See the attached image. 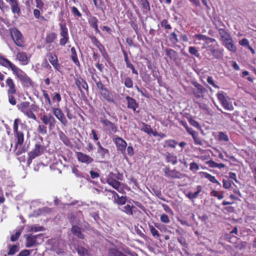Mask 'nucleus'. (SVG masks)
Segmentation results:
<instances>
[{
    "label": "nucleus",
    "instance_id": "09e8293b",
    "mask_svg": "<svg viewBox=\"0 0 256 256\" xmlns=\"http://www.w3.org/2000/svg\"><path fill=\"white\" fill-rule=\"evenodd\" d=\"M37 130L40 134L43 136L46 135L48 134V128L46 125H44V124H39Z\"/></svg>",
    "mask_w": 256,
    "mask_h": 256
},
{
    "label": "nucleus",
    "instance_id": "e2e57ef3",
    "mask_svg": "<svg viewBox=\"0 0 256 256\" xmlns=\"http://www.w3.org/2000/svg\"><path fill=\"white\" fill-rule=\"evenodd\" d=\"M190 170L194 173H196L200 168L198 164L194 162L190 163Z\"/></svg>",
    "mask_w": 256,
    "mask_h": 256
},
{
    "label": "nucleus",
    "instance_id": "9b49d317",
    "mask_svg": "<svg viewBox=\"0 0 256 256\" xmlns=\"http://www.w3.org/2000/svg\"><path fill=\"white\" fill-rule=\"evenodd\" d=\"M226 94L222 91L218 92L216 94L218 100L222 107L226 110H232L234 106L231 102L228 100V97L226 96Z\"/></svg>",
    "mask_w": 256,
    "mask_h": 256
},
{
    "label": "nucleus",
    "instance_id": "0e129e2a",
    "mask_svg": "<svg viewBox=\"0 0 256 256\" xmlns=\"http://www.w3.org/2000/svg\"><path fill=\"white\" fill-rule=\"evenodd\" d=\"M160 220L164 224H168L170 222V218L166 214H163L160 216Z\"/></svg>",
    "mask_w": 256,
    "mask_h": 256
},
{
    "label": "nucleus",
    "instance_id": "4d7b16f0",
    "mask_svg": "<svg viewBox=\"0 0 256 256\" xmlns=\"http://www.w3.org/2000/svg\"><path fill=\"white\" fill-rule=\"evenodd\" d=\"M218 140L220 141H224L228 142L229 141L228 136L224 132H219L218 134Z\"/></svg>",
    "mask_w": 256,
    "mask_h": 256
},
{
    "label": "nucleus",
    "instance_id": "6ab92c4d",
    "mask_svg": "<svg viewBox=\"0 0 256 256\" xmlns=\"http://www.w3.org/2000/svg\"><path fill=\"white\" fill-rule=\"evenodd\" d=\"M74 83L82 94L83 93V90L88 92V86L86 82L82 77L79 76L76 78Z\"/></svg>",
    "mask_w": 256,
    "mask_h": 256
},
{
    "label": "nucleus",
    "instance_id": "69168bd1",
    "mask_svg": "<svg viewBox=\"0 0 256 256\" xmlns=\"http://www.w3.org/2000/svg\"><path fill=\"white\" fill-rule=\"evenodd\" d=\"M36 8L44 9V0H34Z\"/></svg>",
    "mask_w": 256,
    "mask_h": 256
},
{
    "label": "nucleus",
    "instance_id": "7ed1b4c3",
    "mask_svg": "<svg viewBox=\"0 0 256 256\" xmlns=\"http://www.w3.org/2000/svg\"><path fill=\"white\" fill-rule=\"evenodd\" d=\"M18 109L22 112L28 118L36 120V116L33 112L32 110L36 111L38 106L35 104H32L30 105L29 102H22L18 106Z\"/></svg>",
    "mask_w": 256,
    "mask_h": 256
},
{
    "label": "nucleus",
    "instance_id": "6e6d98bb",
    "mask_svg": "<svg viewBox=\"0 0 256 256\" xmlns=\"http://www.w3.org/2000/svg\"><path fill=\"white\" fill-rule=\"evenodd\" d=\"M18 246L17 245L14 244L12 246H10L8 255L12 256L16 252H18Z\"/></svg>",
    "mask_w": 256,
    "mask_h": 256
},
{
    "label": "nucleus",
    "instance_id": "bf43d9fd",
    "mask_svg": "<svg viewBox=\"0 0 256 256\" xmlns=\"http://www.w3.org/2000/svg\"><path fill=\"white\" fill-rule=\"evenodd\" d=\"M126 200L127 198L126 196H121L118 199L116 198V200H114V203L118 205H124L126 203Z\"/></svg>",
    "mask_w": 256,
    "mask_h": 256
},
{
    "label": "nucleus",
    "instance_id": "5fc2aeb1",
    "mask_svg": "<svg viewBox=\"0 0 256 256\" xmlns=\"http://www.w3.org/2000/svg\"><path fill=\"white\" fill-rule=\"evenodd\" d=\"M188 52L194 56L196 58H198L200 57V54L198 52V49L195 46H190L188 48Z\"/></svg>",
    "mask_w": 256,
    "mask_h": 256
},
{
    "label": "nucleus",
    "instance_id": "1a4fd4ad",
    "mask_svg": "<svg viewBox=\"0 0 256 256\" xmlns=\"http://www.w3.org/2000/svg\"><path fill=\"white\" fill-rule=\"evenodd\" d=\"M59 26L60 27V45L64 46L69 42L68 29L65 22L59 24Z\"/></svg>",
    "mask_w": 256,
    "mask_h": 256
},
{
    "label": "nucleus",
    "instance_id": "2f4dec72",
    "mask_svg": "<svg viewBox=\"0 0 256 256\" xmlns=\"http://www.w3.org/2000/svg\"><path fill=\"white\" fill-rule=\"evenodd\" d=\"M194 38H197L198 40H203L205 42L204 44V46H206L207 44H208L210 42H216V40L212 38H210L206 35L202 34H196L194 35Z\"/></svg>",
    "mask_w": 256,
    "mask_h": 256
},
{
    "label": "nucleus",
    "instance_id": "c9c22d12",
    "mask_svg": "<svg viewBox=\"0 0 256 256\" xmlns=\"http://www.w3.org/2000/svg\"><path fill=\"white\" fill-rule=\"evenodd\" d=\"M16 59L18 60L22 64H28V56L25 52H18L16 55Z\"/></svg>",
    "mask_w": 256,
    "mask_h": 256
},
{
    "label": "nucleus",
    "instance_id": "c03bdc74",
    "mask_svg": "<svg viewBox=\"0 0 256 256\" xmlns=\"http://www.w3.org/2000/svg\"><path fill=\"white\" fill-rule=\"evenodd\" d=\"M122 82L124 84L125 86L128 88H131L133 87L134 83L132 80L129 76H125L122 80Z\"/></svg>",
    "mask_w": 256,
    "mask_h": 256
},
{
    "label": "nucleus",
    "instance_id": "a19ab883",
    "mask_svg": "<svg viewBox=\"0 0 256 256\" xmlns=\"http://www.w3.org/2000/svg\"><path fill=\"white\" fill-rule=\"evenodd\" d=\"M134 208L135 206L132 205L130 206V204H126L123 206L121 210L127 215L132 216L134 214L133 209Z\"/></svg>",
    "mask_w": 256,
    "mask_h": 256
},
{
    "label": "nucleus",
    "instance_id": "393cba45",
    "mask_svg": "<svg viewBox=\"0 0 256 256\" xmlns=\"http://www.w3.org/2000/svg\"><path fill=\"white\" fill-rule=\"evenodd\" d=\"M100 92L103 98L106 100L108 102L113 104L116 103L112 94L108 90V88H106L104 90L100 91Z\"/></svg>",
    "mask_w": 256,
    "mask_h": 256
},
{
    "label": "nucleus",
    "instance_id": "dca6fc26",
    "mask_svg": "<svg viewBox=\"0 0 256 256\" xmlns=\"http://www.w3.org/2000/svg\"><path fill=\"white\" fill-rule=\"evenodd\" d=\"M57 38V34L55 32H48L46 34L44 44L46 46V50L48 51L52 50L54 48V46H51L52 43L54 42Z\"/></svg>",
    "mask_w": 256,
    "mask_h": 256
},
{
    "label": "nucleus",
    "instance_id": "338daca9",
    "mask_svg": "<svg viewBox=\"0 0 256 256\" xmlns=\"http://www.w3.org/2000/svg\"><path fill=\"white\" fill-rule=\"evenodd\" d=\"M223 187L226 189L230 188L232 184V182L229 180L224 179L222 180Z\"/></svg>",
    "mask_w": 256,
    "mask_h": 256
},
{
    "label": "nucleus",
    "instance_id": "0eeeda50",
    "mask_svg": "<svg viewBox=\"0 0 256 256\" xmlns=\"http://www.w3.org/2000/svg\"><path fill=\"white\" fill-rule=\"evenodd\" d=\"M216 42V46L213 44H208L206 45L204 47L206 50L212 54L214 58L220 60L222 58L223 56L224 50L222 49H220L217 48L218 46V44Z\"/></svg>",
    "mask_w": 256,
    "mask_h": 256
},
{
    "label": "nucleus",
    "instance_id": "774afa93",
    "mask_svg": "<svg viewBox=\"0 0 256 256\" xmlns=\"http://www.w3.org/2000/svg\"><path fill=\"white\" fill-rule=\"evenodd\" d=\"M188 122H190V124L191 126H192L195 128H200V126L199 124V123L192 118H190L188 119Z\"/></svg>",
    "mask_w": 256,
    "mask_h": 256
},
{
    "label": "nucleus",
    "instance_id": "cd10ccee",
    "mask_svg": "<svg viewBox=\"0 0 256 256\" xmlns=\"http://www.w3.org/2000/svg\"><path fill=\"white\" fill-rule=\"evenodd\" d=\"M125 98L127 101L128 108L132 110L134 112H136V109L138 107V104L136 100L129 96H126Z\"/></svg>",
    "mask_w": 256,
    "mask_h": 256
},
{
    "label": "nucleus",
    "instance_id": "7c9ffc66",
    "mask_svg": "<svg viewBox=\"0 0 256 256\" xmlns=\"http://www.w3.org/2000/svg\"><path fill=\"white\" fill-rule=\"evenodd\" d=\"M88 22L90 26L94 30L96 33L100 34V31L98 29V19L96 16H90Z\"/></svg>",
    "mask_w": 256,
    "mask_h": 256
},
{
    "label": "nucleus",
    "instance_id": "79ce46f5",
    "mask_svg": "<svg viewBox=\"0 0 256 256\" xmlns=\"http://www.w3.org/2000/svg\"><path fill=\"white\" fill-rule=\"evenodd\" d=\"M166 55L172 60H175L178 56L177 52L171 48L166 49Z\"/></svg>",
    "mask_w": 256,
    "mask_h": 256
},
{
    "label": "nucleus",
    "instance_id": "a878e982",
    "mask_svg": "<svg viewBox=\"0 0 256 256\" xmlns=\"http://www.w3.org/2000/svg\"><path fill=\"white\" fill-rule=\"evenodd\" d=\"M43 9L36 8L33 10V14L34 18L38 20L40 23L48 22V20L42 15Z\"/></svg>",
    "mask_w": 256,
    "mask_h": 256
},
{
    "label": "nucleus",
    "instance_id": "6e6552de",
    "mask_svg": "<svg viewBox=\"0 0 256 256\" xmlns=\"http://www.w3.org/2000/svg\"><path fill=\"white\" fill-rule=\"evenodd\" d=\"M163 172L165 176L170 179H182L186 176L185 174L181 173L175 168L170 170L169 165L166 166L163 168Z\"/></svg>",
    "mask_w": 256,
    "mask_h": 256
},
{
    "label": "nucleus",
    "instance_id": "f257e3e1",
    "mask_svg": "<svg viewBox=\"0 0 256 256\" xmlns=\"http://www.w3.org/2000/svg\"><path fill=\"white\" fill-rule=\"evenodd\" d=\"M42 92L44 98V107L48 110L51 108L53 114L60 122L63 126H67L68 121L62 110L60 108V102L62 101V97L59 92H54L52 94V100L48 92L42 90Z\"/></svg>",
    "mask_w": 256,
    "mask_h": 256
},
{
    "label": "nucleus",
    "instance_id": "4c0bfd02",
    "mask_svg": "<svg viewBox=\"0 0 256 256\" xmlns=\"http://www.w3.org/2000/svg\"><path fill=\"white\" fill-rule=\"evenodd\" d=\"M178 142L174 140L169 139L165 140L163 143V147L164 148H176Z\"/></svg>",
    "mask_w": 256,
    "mask_h": 256
},
{
    "label": "nucleus",
    "instance_id": "473e14b6",
    "mask_svg": "<svg viewBox=\"0 0 256 256\" xmlns=\"http://www.w3.org/2000/svg\"><path fill=\"white\" fill-rule=\"evenodd\" d=\"M71 231L78 238L80 239L84 238V235L82 234L81 229L79 226L76 225L72 226Z\"/></svg>",
    "mask_w": 256,
    "mask_h": 256
},
{
    "label": "nucleus",
    "instance_id": "603ef678",
    "mask_svg": "<svg viewBox=\"0 0 256 256\" xmlns=\"http://www.w3.org/2000/svg\"><path fill=\"white\" fill-rule=\"evenodd\" d=\"M148 228H149L150 233L152 234V236L154 238H160V234H159L158 230H156L153 226L149 224Z\"/></svg>",
    "mask_w": 256,
    "mask_h": 256
},
{
    "label": "nucleus",
    "instance_id": "72a5a7b5",
    "mask_svg": "<svg viewBox=\"0 0 256 256\" xmlns=\"http://www.w3.org/2000/svg\"><path fill=\"white\" fill-rule=\"evenodd\" d=\"M58 134L60 139L62 142L66 146H70L72 145V142L66 134L62 130L58 132Z\"/></svg>",
    "mask_w": 256,
    "mask_h": 256
},
{
    "label": "nucleus",
    "instance_id": "a18cd8bd",
    "mask_svg": "<svg viewBox=\"0 0 256 256\" xmlns=\"http://www.w3.org/2000/svg\"><path fill=\"white\" fill-rule=\"evenodd\" d=\"M143 8L144 12H148L150 11V4L148 0H138Z\"/></svg>",
    "mask_w": 256,
    "mask_h": 256
},
{
    "label": "nucleus",
    "instance_id": "5701e85b",
    "mask_svg": "<svg viewBox=\"0 0 256 256\" xmlns=\"http://www.w3.org/2000/svg\"><path fill=\"white\" fill-rule=\"evenodd\" d=\"M9 3L12 12L14 14H16L20 16L21 13V10L19 6V2L18 0H6Z\"/></svg>",
    "mask_w": 256,
    "mask_h": 256
},
{
    "label": "nucleus",
    "instance_id": "9d476101",
    "mask_svg": "<svg viewBox=\"0 0 256 256\" xmlns=\"http://www.w3.org/2000/svg\"><path fill=\"white\" fill-rule=\"evenodd\" d=\"M42 124L48 126L50 130H52L55 127L56 120L51 113L44 114L40 117Z\"/></svg>",
    "mask_w": 256,
    "mask_h": 256
},
{
    "label": "nucleus",
    "instance_id": "de8ad7c7",
    "mask_svg": "<svg viewBox=\"0 0 256 256\" xmlns=\"http://www.w3.org/2000/svg\"><path fill=\"white\" fill-rule=\"evenodd\" d=\"M140 130L146 133L150 136L152 134V129L150 126L144 122L142 123V126Z\"/></svg>",
    "mask_w": 256,
    "mask_h": 256
},
{
    "label": "nucleus",
    "instance_id": "58836bf2",
    "mask_svg": "<svg viewBox=\"0 0 256 256\" xmlns=\"http://www.w3.org/2000/svg\"><path fill=\"white\" fill-rule=\"evenodd\" d=\"M17 93V92L14 93V92L7 93L8 102L12 106H15L17 103L16 98V97Z\"/></svg>",
    "mask_w": 256,
    "mask_h": 256
},
{
    "label": "nucleus",
    "instance_id": "4468645a",
    "mask_svg": "<svg viewBox=\"0 0 256 256\" xmlns=\"http://www.w3.org/2000/svg\"><path fill=\"white\" fill-rule=\"evenodd\" d=\"M112 141L115 144L117 150L120 151L124 154L127 146V142L122 138L117 136H114L112 138Z\"/></svg>",
    "mask_w": 256,
    "mask_h": 256
},
{
    "label": "nucleus",
    "instance_id": "c756f323",
    "mask_svg": "<svg viewBox=\"0 0 256 256\" xmlns=\"http://www.w3.org/2000/svg\"><path fill=\"white\" fill-rule=\"evenodd\" d=\"M166 162L170 163L172 165H176L178 163V157L176 156L169 152H166L164 154Z\"/></svg>",
    "mask_w": 256,
    "mask_h": 256
},
{
    "label": "nucleus",
    "instance_id": "13d9d810",
    "mask_svg": "<svg viewBox=\"0 0 256 256\" xmlns=\"http://www.w3.org/2000/svg\"><path fill=\"white\" fill-rule=\"evenodd\" d=\"M50 62H48V60L46 59H44L42 63V66L48 70L50 72L52 71V65L50 64Z\"/></svg>",
    "mask_w": 256,
    "mask_h": 256
},
{
    "label": "nucleus",
    "instance_id": "49530a36",
    "mask_svg": "<svg viewBox=\"0 0 256 256\" xmlns=\"http://www.w3.org/2000/svg\"><path fill=\"white\" fill-rule=\"evenodd\" d=\"M76 250L80 256H88V252L87 249L82 246H78Z\"/></svg>",
    "mask_w": 256,
    "mask_h": 256
},
{
    "label": "nucleus",
    "instance_id": "680f3d73",
    "mask_svg": "<svg viewBox=\"0 0 256 256\" xmlns=\"http://www.w3.org/2000/svg\"><path fill=\"white\" fill-rule=\"evenodd\" d=\"M160 26L162 28L166 30L172 29L171 26L168 24V20L166 19H164L161 21Z\"/></svg>",
    "mask_w": 256,
    "mask_h": 256
},
{
    "label": "nucleus",
    "instance_id": "ea45409f",
    "mask_svg": "<svg viewBox=\"0 0 256 256\" xmlns=\"http://www.w3.org/2000/svg\"><path fill=\"white\" fill-rule=\"evenodd\" d=\"M72 53L70 58L75 64L78 66H80V63L78 58L76 52L74 47H72L70 49Z\"/></svg>",
    "mask_w": 256,
    "mask_h": 256
},
{
    "label": "nucleus",
    "instance_id": "864d4df0",
    "mask_svg": "<svg viewBox=\"0 0 256 256\" xmlns=\"http://www.w3.org/2000/svg\"><path fill=\"white\" fill-rule=\"evenodd\" d=\"M204 178L208 179L210 182L214 184H217L218 185L220 184V183L216 178V177L214 176H213L212 174L207 172H204Z\"/></svg>",
    "mask_w": 256,
    "mask_h": 256
},
{
    "label": "nucleus",
    "instance_id": "b1692460",
    "mask_svg": "<svg viewBox=\"0 0 256 256\" xmlns=\"http://www.w3.org/2000/svg\"><path fill=\"white\" fill-rule=\"evenodd\" d=\"M42 234L32 235V234H28L26 237V248H30L37 244L36 240L38 236Z\"/></svg>",
    "mask_w": 256,
    "mask_h": 256
},
{
    "label": "nucleus",
    "instance_id": "39448f33",
    "mask_svg": "<svg viewBox=\"0 0 256 256\" xmlns=\"http://www.w3.org/2000/svg\"><path fill=\"white\" fill-rule=\"evenodd\" d=\"M10 32L14 44L19 47L24 48L25 46V42L20 32L16 28H10Z\"/></svg>",
    "mask_w": 256,
    "mask_h": 256
},
{
    "label": "nucleus",
    "instance_id": "a211bd4d",
    "mask_svg": "<svg viewBox=\"0 0 256 256\" xmlns=\"http://www.w3.org/2000/svg\"><path fill=\"white\" fill-rule=\"evenodd\" d=\"M110 157V152L108 149L104 148L97 149L96 152V158L100 162H104Z\"/></svg>",
    "mask_w": 256,
    "mask_h": 256
},
{
    "label": "nucleus",
    "instance_id": "412c9836",
    "mask_svg": "<svg viewBox=\"0 0 256 256\" xmlns=\"http://www.w3.org/2000/svg\"><path fill=\"white\" fill-rule=\"evenodd\" d=\"M46 150V148L44 146L41 144L40 142L36 143L34 149L29 152L30 154L36 158L42 154Z\"/></svg>",
    "mask_w": 256,
    "mask_h": 256
},
{
    "label": "nucleus",
    "instance_id": "052dcab7",
    "mask_svg": "<svg viewBox=\"0 0 256 256\" xmlns=\"http://www.w3.org/2000/svg\"><path fill=\"white\" fill-rule=\"evenodd\" d=\"M169 40L174 44H176L178 42L177 35L175 32H172L170 34Z\"/></svg>",
    "mask_w": 256,
    "mask_h": 256
},
{
    "label": "nucleus",
    "instance_id": "20e7f679",
    "mask_svg": "<svg viewBox=\"0 0 256 256\" xmlns=\"http://www.w3.org/2000/svg\"><path fill=\"white\" fill-rule=\"evenodd\" d=\"M20 124L22 126L24 125L22 123V121L20 118H16L13 124L14 134L16 140L14 146L15 150L18 148V146H22L24 142V133L18 129V126Z\"/></svg>",
    "mask_w": 256,
    "mask_h": 256
},
{
    "label": "nucleus",
    "instance_id": "e433bc0d",
    "mask_svg": "<svg viewBox=\"0 0 256 256\" xmlns=\"http://www.w3.org/2000/svg\"><path fill=\"white\" fill-rule=\"evenodd\" d=\"M94 4L96 8L103 12H104L106 10V5L102 0H93Z\"/></svg>",
    "mask_w": 256,
    "mask_h": 256
},
{
    "label": "nucleus",
    "instance_id": "aec40b11",
    "mask_svg": "<svg viewBox=\"0 0 256 256\" xmlns=\"http://www.w3.org/2000/svg\"><path fill=\"white\" fill-rule=\"evenodd\" d=\"M76 154L78 160L82 163L88 164L94 162V158L82 152H76Z\"/></svg>",
    "mask_w": 256,
    "mask_h": 256
},
{
    "label": "nucleus",
    "instance_id": "423d86ee",
    "mask_svg": "<svg viewBox=\"0 0 256 256\" xmlns=\"http://www.w3.org/2000/svg\"><path fill=\"white\" fill-rule=\"evenodd\" d=\"M46 56L55 71L62 73L63 66L59 62L57 55L54 52H50L46 54Z\"/></svg>",
    "mask_w": 256,
    "mask_h": 256
},
{
    "label": "nucleus",
    "instance_id": "8fccbe9b",
    "mask_svg": "<svg viewBox=\"0 0 256 256\" xmlns=\"http://www.w3.org/2000/svg\"><path fill=\"white\" fill-rule=\"evenodd\" d=\"M92 74V78L94 80V81L96 82V86L100 90V91L102 90L105 89L106 88L104 85L102 83L100 80H97L96 79L94 76V73L91 72Z\"/></svg>",
    "mask_w": 256,
    "mask_h": 256
},
{
    "label": "nucleus",
    "instance_id": "37998d69",
    "mask_svg": "<svg viewBox=\"0 0 256 256\" xmlns=\"http://www.w3.org/2000/svg\"><path fill=\"white\" fill-rule=\"evenodd\" d=\"M218 33L222 40H226L231 37L230 34L228 33L224 28H220L218 29Z\"/></svg>",
    "mask_w": 256,
    "mask_h": 256
},
{
    "label": "nucleus",
    "instance_id": "f03ea898",
    "mask_svg": "<svg viewBox=\"0 0 256 256\" xmlns=\"http://www.w3.org/2000/svg\"><path fill=\"white\" fill-rule=\"evenodd\" d=\"M0 65L10 69L20 80L24 88H29L34 87V82L27 74L17 67L6 58L0 54Z\"/></svg>",
    "mask_w": 256,
    "mask_h": 256
},
{
    "label": "nucleus",
    "instance_id": "4be33fe9",
    "mask_svg": "<svg viewBox=\"0 0 256 256\" xmlns=\"http://www.w3.org/2000/svg\"><path fill=\"white\" fill-rule=\"evenodd\" d=\"M9 3L12 12L14 14H16L20 16L21 13V10L19 6V2L18 0H6Z\"/></svg>",
    "mask_w": 256,
    "mask_h": 256
},
{
    "label": "nucleus",
    "instance_id": "ddd939ff",
    "mask_svg": "<svg viewBox=\"0 0 256 256\" xmlns=\"http://www.w3.org/2000/svg\"><path fill=\"white\" fill-rule=\"evenodd\" d=\"M100 122L104 127L105 130L109 134H115L118 131L117 125L108 120L101 118Z\"/></svg>",
    "mask_w": 256,
    "mask_h": 256
},
{
    "label": "nucleus",
    "instance_id": "3c124183",
    "mask_svg": "<svg viewBox=\"0 0 256 256\" xmlns=\"http://www.w3.org/2000/svg\"><path fill=\"white\" fill-rule=\"evenodd\" d=\"M71 13L73 15V16L76 18H81L82 16V14L80 12V10L74 6L70 7Z\"/></svg>",
    "mask_w": 256,
    "mask_h": 256
},
{
    "label": "nucleus",
    "instance_id": "f3484780",
    "mask_svg": "<svg viewBox=\"0 0 256 256\" xmlns=\"http://www.w3.org/2000/svg\"><path fill=\"white\" fill-rule=\"evenodd\" d=\"M113 174L112 172L110 173L109 174L106 179V182L112 186L113 188L116 190L118 192L120 193H123L124 192V190L123 188H121V184L120 182L116 180L112 177Z\"/></svg>",
    "mask_w": 256,
    "mask_h": 256
},
{
    "label": "nucleus",
    "instance_id": "f8f14e48",
    "mask_svg": "<svg viewBox=\"0 0 256 256\" xmlns=\"http://www.w3.org/2000/svg\"><path fill=\"white\" fill-rule=\"evenodd\" d=\"M194 88H192V92L196 98H203L204 94L208 93V90L202 85L197 82H192Z\"/></svg>",
    "mask_w": 256,
    "mask_h": 256
},
{
    "label": "nucleus",
    "instance_id": "bb28decb",
    "mask_svg": "<svg viewBox=\"0 0 256 256\" xmlns=\"http://www.w3.org/2000/svg\"><path fill=\"white\" fill-rule=\"evenodd\" d=\"M6 86L8 88L6 92H17V88L14 80L10 77H8L6 80Z\"/></svg>",
    "mask_w": 256,
    "mask_h": 256
},
{
    "label": "nucleus",
    "instance_id": "f704fd0d",
    "mask_svg": "<svg viewBox=\"0 0 256 256\" xmlns=\"http://www.w3.org/2000/svg\"><path fill=\"white\" fill-rule=\"evenodd\" d=\"M238 43L239 44L242 46L247 47V48L250 51L252 54H255V50L250 46V42L247 38H242L239 41Z\"/></svg>",
    "mask_w": 256,
    "mask_h": 256
},
{
    "label": "nucleus",
    "instance_id": "2eb2a0df",
    "mask_svg": "<svg viewBox=\"0 0 256 256\" xmlns=\"http://www.w3.org/2000/svg\"><path fill=\"white\" fill-rule=\"evenodd\" d=\"M90 38L94 45L98 49L104 59L108 60V55L104 48V46L95 36H90Z\"/></svg>",
    "mask_w": 256,
    "mask_h": 256
},
{
    "label": "nucleus",
    "instance_id": "c85d7f7f",
    "mask_svg": "<svg viewBox=\"0 0 256 256\" xmlns=\"http://www.w3.org/2000/svg\"><path fill=\"white\" fill-rule=\"evenodd\" d=\"M223 45L230 51L232 52H236L237 50L236 47L234 44L232 38V37L224 40Z\"/></svg>",
    "mask_w": 256,
    "mask_h": 256
}]
</instances>
